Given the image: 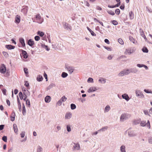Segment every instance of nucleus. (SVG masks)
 <instances>
[{"label":"nucleus","instance_id":"8fccbe9b","mask_svg":"<svg viewBox=\"0 0 152 152\" xmlns=\"http://www.w3.org/2000/svg\"><path fill=\"white\" fill-rule=\"evenodd\" d=\"M66 129L68 132H70L71 131V129L69 125H67L66 126Z\"/></svg>","mask_w":152,"mask_h":152},{"label":"nucleus","instance_id":"393cba45","mask_svg":"<svg viewBox=\"0 0 152 152\" xmlns=\"http://www.w3.org/2000/svg\"><path fill=\"white\" fill-rule=\"evenodd\" d=\"M13 126L14 132L15 133H17L18 131V129L16 124H13Z\"/></svg>","mask_w":152,"mask_h":152},{"label":"nucleus","instance_id":"6ab92c4d","mask_svg":"<svg viewBox=\"0 0 152 152\" xmlns=\"http://www.w3.org/2000/svg\"><path fill=\"white\" fill-rule=\"evenodd\" d=\"M110 109V107L109 105H107L104 108V113L108 112Z\"/></svg>","mask_w":152,"mask_h":152},{"label":"nucleus","instance_id":"de8ad7c7","mask_svg":"<svg viewBox=\"0 0 152 152\" xmlns=\"http://www.w3.org/2000/svg\"><path fill=\"white\" fill-rule=\"evenodd\" d=\"M107 12L109 14L112 15H115V13L113 11H112L107 10Z\"/></svg>","mask_w":152,"mask_h":152},{"label":"nucleus","instance_id":"4c0bfd02","mask_svg":"<svg viewBox=\"0 0 152 152\" xmlns=\"http://www.w3.org/2000/svg\"><path fill=\"white\" fill-rule=\"evenodd\" d=\"M71 108L72 110H73L76 108V105L74 104H71L70 105Z\"/></svg>","mask_w":152,"mask_h":152},{"label":"nucleus","instance_id":"20e7f679","mask_svg":"<svg viewBox=\"0 0 152 152\" xmlns=\"http://www.w3.org/2000/svg\"><path fill=\"white\" fill-rule=\"evenodd\" d=\"M129 74V72L128 71V69L126 70L124 69L118 74V75L119 76H122L125 75H128Z\"/></svg>","mask_w":152,"mask_h":152},{"label":"nucleus","instance_id":"39448f33","mask_svg":"<svg viewBox=\"0 0 152 152\" xmlns=\"http://www.w3.org/2000/svg\"><path fill=\"white\" fill-rule=\"evenodd\" d=\"M128 136L130 137H134L136 136L137 135L134 131H128Z\"/></svg>","mask_w":152,"mask_h":152},{"label":"nucleus","instance_id":"4be33fe9","mask_svg":"<svg viewBox=\"0 0 152 152\" xmlns=\"http://www.w3.org/2000/svg\"><path fill=\"white\" fill-rule=\"evenodd\" d=\"M19 41L22 45V47H24L25 46V44L23 39H19Z\"/></svg>","mask_w":152,"mask_h":152},{"label":"nucleus","instance_id":"a19ab883","mask_svg":"<svg viewBox=\"0 0 152 152\" xmlns=\"http://www.w3.org/2000/svg\"><path fill=\"white\" fill-rule=\"evenodd\" d=\"M118 41L119 43L122 45L124 44V42L122 39H118Z\"/></svg>","mask_w":152,"mask_h":152},{"label":"nucleus","instance_id":"58836bf2","mask_svg":"<svg viewBox=\"0 0 152 152\" xmlns=\"http://www.w3.org/2000/svg\"><path fill=\"white\" fill-rule=\"evenodd\" d=\"M19 96L20 99H23L24 96L23 95L22 92H20L19 93Z\"/></svg>","mask_w":152,"mask_h":152},{"label":"nucleus","instance_id":"f257e3e1","mask_svg":"<svg viewBox=\"0 0 152 152\" xmlns=\"http://www.w3.org/2000/svg\"><path fill=\"white\" fill-rule=\"evenodd\" d=\"M131 116L130 115L126 113L122 114L120 117V121L121 122L124 121L127 119L129 118Z\"/></svg>","mask_w":152,"mask_h":152},{"label":"nucleus","instance_id":"680f3d73","mask_svg":"<svg viewBox=\"0 0 152 152\" xmlns=\"http://www.w3.org/2000/svg\"><path fill=\"white\" fill-rule=\"evenodd\" d=\"M52 44L53 48H56L57 47L56 45V44L55 43L52 42Z\"/></svg>","mask_w":152,"mask_h":152},{"label":"nucleus","instance_id":"bb28decb","mask_svg":"<svg viewBox=\"0 0 152 152\" xmlns=\"http://www.w3.org/2000/svg\"><path fill=\"white\" fill-rule=\"evenodd\" d=\"M99 81L101 83H106V79L102 77L100 78Z\"/></svg>","mask_w":152,"mask_h":152},{"label":"nucleus","instance_id":"cd10ccee","mask_svg":"<svg viewBox=\"0 0 152 152\" xmlns=\"http://www.w3.org/2000/svg\"><path fill=\"white\" fill-rule=\"evenodd\" d=\"M56 86L55 84L54 83H51L47 87V89L49 90L53 87Z\"/></svg>","mask_w":152,"mask_h":152},{"label":"nucleus","instance_id":"0e129e2a","mask_svg":"<svg viewBox=\"0 0 152 152\" xmlns=\"http://www.w3.org/2000/svg\"><path fill=\"white\" fill-rule=\"evenodd\" d=\"M63 102L60 100V99L58 100L57 102V104L59 106H60L61 104Z\"/></svg>","mask_w":152,"mask_h":152},{"label":"nucleus","instance_id":"4468645a","mask_svg":"<svg viewBox=\"0 0 152 152\" xmlns=\"http://www.w3.org/2000/svg\"><path fill=\"white\" fill-rule=\"evenodd\" d=\"M122 98L125 99L127 101H128L129 99V97L128 95L126 94H124L122 95Z\"/></svg>","mask_w":152,"mask_h":152},{"label":"nucleus","instance_id":"6e6552de","mask_svg":"<svg viewBox=\"0 0 152 152\" xmlns=\"http://www.w3.org/2000/svg\"><path fill=\"white\" fill-rule=\"evenodd\" d=\"M65 69L69 72L70 74H71L74 71V69L72 67L68 66H65Z\"/></svg>","mask_w":152,"mask_h":152},{"label":"nucleus","instance_id":"4d7b16f0","mask_svg":"<svg viewBox=\"0 0 152 152\" xmlns=\"http://www.w3.org/2000/svg\"><path fill=\"white\" fill-rule=\"evenodd\" d=\"M146 10L147 11L150 12H152V10L148 7H146Z\"/></svg>","mask_w":152,"mask_h":152},{"label":"nucleus","instance_id":"ddd939ff","mask_svg":"<svg viewBox=\"0 0 152 152\" xmlns=\"http://www.w3.org/2000/svg\"><path fill=\"white\" fill-rule=\"evenodd\" d=\"M136 94L137 96H140V97H142L144 96V95L142 93L141 91L138 90H137L136 91Z\"/></svg>","mask_w":152,"mask_h":152},{"label":"nucleus","instance_id":"052dcab7","mask_svg":"<svg viewBox=\"0 0 152 152\" xmlns=\"http://www.w3.org/2000/svg\"><path fill=\"white\" fill-rule=\"evenodd\" d=\"M147 126L148 127L149 129H150L151 128V126L150 124V121L148 120L147 121V123H146Z\"/></svg>","mask_w":152,"mask_h":152},{"label":"nucleus","instance_id":"6e6d98bb","mask_svg":"<svg viewBox=\"0 0 152 152\" xmlns=\"http://www.w3.org/2000/svg\"><path fill=\"white\" fill-rule=\"evenodd\" d=\"M4 56L6 57H8V54L6 52L3 51L2 52Z\"/></svg>","mask_w":152,"mask_h":152},{"label":"nucleus","instance_id":"dca6fc26","mask_svg":"<svg viewBox=\"0 0 152 152\" xmlns=\"http://www.w3.org/2000/svg\"><path fill=\"white\" fill-rule=\"evenodd\" d=\"M15 113L13 111L11 115L10 116V118H11V120L12 121H15Z\"/></svg>","mask_w":152,"mask_h":152},{"label":"nucleus","instance_id":"338daca9","mask_svg":"<svg viewBox=\"0 0 152 152\" xmlns=\"http://www.w3.org/2000/svg\"><path fill=\"white\" fill-rule=\"evenodd\" d=\"M24 71L26 74H28V69L26 68H24Z\"/></svg>","mask_w":152,"mask_h":152},{"label":"nucleus","instance_id":"e433bc0d","mask_svg":"<svg viewBox=\"0 0 152 152\" xmlns=\"http://www.w3.org/2000/svg\"><path fill=\"white\" fill-rule=\"evenodd\" d=\"M28 10L26 8H24L21 10V12H23L24 14H26L27 13Z\"/></svg>","mask_w":152,"mask_h":152},{"label":"nucleus","instance_id":"2f4dec72","mask_svg":"<svg viewBox=\"0 0 152 152\" xmlns=\"http://www.w3.org/2000/svg\"><path fill=\"white\" fill-rule=\"evenodd\" d=\"M37 34L39 35L40 37H42L44 35L43 32L40 31H38L37 32Z\"/></svg>","mask_w":152,"mask_h":152},{"label":"nucleus","instance_id":"c85d7f7f","mask_svg":"<svg viewBox=\"0 0 152 152\" xmlns=\"http://www.w3.org/2000/svg\"><path fill=\"white\" fill-rule=\"evenodd\" d=\"M43 79V78L40 75H38L37 77V80L39 82H40L42 81Z\"/></svg>","mask_w":152,"mask_h":152},{"label":"nucleus","instance_id":"9d476101","mask_svg":"<svg viewBox=\"0 0 152 152\" xmlns=\"http://www.w3.org/2000/svg\"><path fill=\"white\" fill-rule=\"evenodd\" d=\"M74 145L72 148V150L74 151L75 150H79L80 148V145L78 143H74Z\"/></svg>","mask_w":152,"mask_h":152},{"label":"nucleus","instance_id":"79ce46f5","mask_svg":"<svg viewBox=\"0 0 152 152\" xmlns=\"http://www.w3.org/2000/svg\"><path fill=\"white\" fill-rule=\"evenodd\" d=\"M67 99V98L65 96H63L61 99L60 100L64 102Z\"/></svg>","mask_w":152,"mask_h":152},{"label":"nucleus","instance_id":"2eb2a0df","mask_svg":"<svg viewBox=\"0 0 152 152\" xmlns=\"http://www.w3.org/2000/svg\"><path fill=\"white\" fill-rule=\"evenodd\" d=\"M20 16L18 15H17L15 18V23H19L20 21Z\"/></svg>","mask_w":152,"mask_h":152},{"label":"nucleus","instance_id":"423d86ee","mask_svg":"<svg viewBox=\"0 0 152 152\" xmlns=\"http://www.w3.org/2000/svg\"><path fill=\"white\" fill-rule=\"evenodd\" d=\"M63 26L64 28L68 30H71L72 29L71 26L68 23L64 22L63 23Z\"/></svg>","mask_w":152,"mask_h":152},{"label":"nucleus","instance_id":"473e14b6","mask_svg":"<svg viewBox=\"0 0 152 152\" xmlns=\"http://www.w3.org/2000/svg\"><path fill=\"white\" fill-rule=\"evenodd\" d=\"M42 148L40 146H38L37 147V152H42Z\"/></svg>","mask_w":152,"mask_h":152},{"label":"nucleus","instance_id":"f3484780","mask_svg":"<svg viewBox=\"0 0 152 152\" xmlns=\"http://www.w3.org/2000/svg\"><path fill=\"white\" fill-rule=\"evenodd\" d=\"M28 44L29 46H32L34 44V41L30 39L28 40Z\"/></svg>","mask_w":152,"mask_h":152},{"label":"nucleus","instance_id":"49530a36","mask_svg":"<svg viewBox=\"0 0 152 152\" xmlns=\"http://www.w3.org/2000/svg\"><path fill=\"white\" fill-rule=\"evenodd\" d=\"M87 82L88 83H93V79L91 77H89L88 79Z\"/></svg>","mask_w":152,"mask_h":152},{"label":"nucleus","instance_id":"0eeeda50","mask_svg":"<svg viewBox=\"0 0 152 152\" xmlns=\"http://www.w3.org/2000/svg\"><path fill=\"white\" fill-rule=\"evenodd\" d=\"M6 68L5 65L3 64H1L0 67V72L1 73L4 74L6 72Z\"/></svg>","mask_w":152,"mask_h":152},{"label":"nucleus","instance_id":"72a5a7b5","mask_svg":"<svg viewBox=\"0 0 152 152\" xmlns=\"http://www.w3.org/2000/svg\"><path fill=\"white\" fill-rule=\"evenodd\" d=\"M130 41L134 44H136L137 43V41L135 40L134 39H129Z\"/></svg>","mask_w":152,"mask_h":152},{"label":"nucleus","instance_id":"7c9ffc66","mask_svg":"<svg viewBox=\"0 0 152 152\" xmlns=\"http://www.w3.org/2000/svg\"><path fill=\"white\" fill-rule=\"evenodd\" d=\"M129 16L130 19H132L134 18V15L132 11L130 12H129Z\"/></svg>","mask_w":152,"mask_h":152},{"label":"nucleus","instance_id":"9b49d317","mask_svg":"<svg viewBox=\"0 0 152 152\" xmlns=\"http://www.w3.org/2000/svg\"><path fill=\"white\" fill-rule=\"evenodd\" d=\"M128 71L129 72V73H136L137 72L138 70L136 68H132L129 69H128Z\"/></svg>","mask_w":152,"mask_h":152},{"label":"nucleus","instance_id":"864d4df0","mask_svg":"<svg viewBox=\"0 0 152 152\" xmlns=\"http://www.w3.org/2000/svg\"><path fill=\"white\" fill-rule=\"evenodd\" d=\"M144 91L147 93H150L152 94V91H149L148 89H145L144 90Z\"/></svg>","mask_w":152,"mask_h":152},{"label":"nucleus","instance_id":"c9c22d12","mask_svg":"<svg viewBox=\"0 0 152 152\" xmlns=\"http://www.w3.org/2000/svg\"><path fill=\"white\" fill-rule=\"evenodd\" d=\"M140 125L141 126H144L146 125V121H141Z\"/></svg>","mask_w":152,"mask_h":152},{"label":"nucleus","instance_id":"bf43d9fd","mask_svg":"<svg viewBox=\"0 0 152 152\" xmlns=\"http://www.w3.org/2000/svg\"><path fill=\"white\" fill-rule=\"evenodd\" d=\"M104 47L105 49L108 51H111L112 50V49L110 48L107 47L106 46H104Z\"/></svg>","mask_w":152,"mask_h":152},{"label":"nucleus","instance_id":"ea45409f","mask_svg":"<svg viewBox=\"0 0 152 152\" xmlns=\"http://www.w3.org/2000/svg\"><path fill=\"white\" fill-rule=\"evenodd\" d=\"M26 104L28 107H30L31 105L29 99H27L26 101Z\"/></svg>","mask_w":152,"mask_h":152},{"label":"nucleus","instance_id":"a18cd8bd","mask_svg":"<svg viewBox=\"0 0 152 152\" xmlns=\"http://www.w3.org/2000/svg\"><path fill=\"white\" fill-rule=\"evenodd\" d=\"M2 140L5 142L7 141V137L6 136H4L2 137Z\"/></svg>","mask_w":152,"mask_h":152},{"label":"nucleus","instance_id":"69168bd1","mask_svg":"<svg viewBox=\"0 0 152 152\" xmlns=\"http://www.w3.org/2000/svg\"><path fill=\"white\" fill-rule=\"evenodd\" d=\"M25 132H22L20 134L21 137L22 138H23L25 136Z\"/></svg>","mask_w":152,"mask_h":152},{"label":"nucleus","instance_id":"412c9836","mask_svg":"<svg viewBox=\"0 0 152 152\" xmlns=\"http://www.w3.org/2000/svg\"><path fill=\"white\" fill-rule=\"evenodd\" d=\"M51 97L49 96H47L45 98V100L46 102L49 103L50 101Z\"/></svg>","mask_w":152,"mask_h":152},{"label":"nucleus","instance_id":"5fc2aeb1","mask_svg":"<svg viewBox=\"0 0 152 152\" xmlns=\"http://www.w3.org/2000/svg\"><path fill=\"white\" fill-rule=\"evenodd\" d=\"M111 22H112V24L114 25H116L118 24V23L116 20H113L111 21Z\"/></svg>","mask_w":152,"mask_h":152},{"label":"nucleus","instance_id":"774afa93","mask_svg":"<svg viewBox=\"0 0 152 152\" xmlns=\"http://www.w3.org/2000/svg\"><path fill=\"white\" fill-rule=\"evenodd\" d=\"M143 111H144V113L145 115H148L150 116V115H149V114H148V111L147 110H144Z\"/></svg>","mask_w":152,"mask_h":152},{"label":"nucleus","instance_id":"a878e982","mask_svg":"<svg viewBox=\"0 0 152 152\" xmlns=\"http://www.w3.org/2000/svg\"><path fill=\"white\" fill-rule=\"evenodd\" d=\"M140 35L143 38H146L145 35L142 29H140Z\"/></svg>","mask_w":152,"mask_h":152},{"label":"nucleus","instance_id":"c03bdc74","mask_svg":"<svg viewBox=\"0 0 152 152\" xmlns=\"http://www.w3.org/2000/svg\"><path fill=\"white\" fill-rule=\"evenodd\" d=\"M142 51L144 53H147L148 52V50L147 49V48L145 47L144 48H143L142 49Z\"/></svg>","mask_w":152,"mask_h":152},{"label":"nucleus","instance_id":"7ed1b4c3","mask_svg":"<svg viewBox=\"0 0 152 152\" xmlns=\"http://www.w3.org/2000/svg\"><path fill=\"white\" fill-rule=\"evenodd\" d=\"M135 51V49L134 48H130L126 49L124 52L126 55H130L133 53Z\"/></svg>","mask_w":152,"mask_h":152},{"label":"nucleus","instance_id":"f8f14e48","mask_svg":"<svg viewBox=\"0 0 152 152\" xmlns=\"http://www.w3.org/2000/svg\"><path fill=\"white\" fill-rule=\"evenodd\" d=\"M22 56L24 58L26 59L28 58V54L27 52L23 50H21Z\"/></svg>","mask_w":152,"mask_h":152},{"label":"nucleus","instance_id":"f03ea898","mask_svg":"<svg viewBox=\"0 0 152 152\" xmlns=\"http://www.w3.org/2000/svg\"><path fill=\"white\" fill-rule=\"evenodd\" d=\"M35 18L36 21L33 20V22H36L39 23H41L43 21V19L41 18L40 14H39L35 15Z\"/></svg>","mask_w":152,"mask_h":152},{"label":"nucleus","instance_id":"f704fd0d","mask_svg":"<svg viewBox=\"0 0 152 152\" xmlns=\"http://www.w3.org/2000/svg\"><path fill=\"white\" fill-rule=\"evenodd\" d=\"M68 76V74L64 72H63L62 73L61 76L63 78L66 77Z\"/></svg>","mask_w":152,"mask_h":152},{"label":"nucleus","instance_id":"a211bd4d","mask_svg":"<svg viewBox=\"0 0 152 152\" xmlns=\"http://www.w3.org/2000/svg\"><path fill=\"white\" fill-rule=\"evenodd\" d=\"M97 90L96 87H91L88 90V92L90 93L91 92L95 91Z\"/></svg>","mask_w":152,"mask_h":152},{"label":"nucleus","instance_id":"1a4fd4ad","mask_svg":"<svg viewBox=\"0 0 152 152\" xmlns=\"http://www.w3.org/2000/svg\"><path fill=\"white\" fill-rule=\"evenodd\" d=\"M72 116V113L70 112L66 113L65 115V119H70Z\"/></svg>","mask_w":152,"mask_h":152},{"label":"nucleus","instance_id":"b1692460","mask_svg":"<svg viewBox=\"0 0 152 152\" xmlns=\"http://www.w3.org/2000/svg\"><path fill=\"white\" fill-rule=\"evenodd\" d=\"M141 121V119L140 118L137 120H135L134 121V124L137 125L140 123Z\"/></svg>","mask_w":152,"mask_h":152},{"label":"nucleus","instance_id":"aec40b11","mask_svg":"<svg viewBox=\"0 0 152 152\" xmlns=\"http://www.w3.org/2000/svg\"><path fill=\"white\" fill-rule=\"evenodd\" d=\"M6 48L8 50H12L14 49L15 46L11 45H6L5 46Z\"/></svg>","mask_w":152,"mask_h":152},{"label":"nucleus","instance_id":"5701e85b","mask_svg":"<svg viewBox=\"0 0 152 152\" xmlns=\"http://www.w3.org/2000/svg\"><path fill=\"white\" fill-rule=\"evenodd\" d=\"M121 152H126V147L125 145H123L120 147Z\"/></svg>","mask_w":152,"mask_h":152},{"label":"nucleus","instance_id":"13d9d810","mask_svg":"<svg viewBox=\"0 0 152 152\" xmlns=\"http://www.w3.org/2000/svg\"><path fill=\"white\" fill-rule=\"evenodd\" d=\"M148 141L149 143L152 144V137H149L148 139Z\"/></svg>","mask_w":152,"mask_h":152},{"label":"nucleus","instance_id":"3c124183","mask_svg":"<svg viewBox=\"0 0 152 152\" xmlns=\"http://www.w3.org/2000/svg\"><path fill=\"white\" fill-rule=\"evenodd\" d=\"M120 10L118 9H116L115 11V13L118 15H119L120 13Z\"/></svg>","mask_w":152,"mask_h":152},{"label":"nucleus","instance_id":"c756f323","mask_svg":"<svg viewBox=\"0 0 152 152\" xmlns=\"http://www.w3.org/2000/svg\"><path fill=\"white\" fill-rule=\"evenodd\" d=\"M42 47L47 51H49L50 50V49L48 48V46L45 45L44 44H42L41 45Z\"/></svg>","mask_w":152,"mask_h":152},{"label":"nucleus","instance_id":"603ef678","mask_svg":"<svg viewBox=\"0 0 152 152\" xmlns=\"http://www.w3.org/2000/svg\"><path fill=\"white\" fill-rule=\"evenodd\" d=\"M107 129V127H104L100 129L98 131H101L102 132L104 131L106 129Z\"/></svg>","mask_w":152,"mask_h":152},{"label":"nucleus","instance_id":"09e8293b","mask_svg":"<svg viewBox=\"0 0 152 152\" xmlns=\"http://www.w3.org/2000/svg\"><path fill=\"white\" fill-rule=\"evenodd\" d=\"M22 113L23 115H26V110L25 109V107L23 108Z\"/></svg>","mask_w":152,"mask_h":152},{"label":"nucleus","instance_id":"37998d69","mask_svg":"<svg viewBox=\"0 0 152 152\" xmlns=\"http://www.w3.org/2000/svg\"><path fill=\"white\" fill-rule=\"evenodd\" d=\"M50 34H49L46 33V34H44V37L43 38H50Z\"/></svg>","mask_w":152,"mask_h":152},{"label":"nucleus","instance_id":"e2e57ef3","mask_svg":"<svg viewBox=\"0 0 152 152\" xmlns=\"http://www.w3.org/2000/svg\"><path fill=\"white\" fill-rule=\"evenodd\" d=\"M25 96H26L28 94H29V92L28 90H27L26 92H23Z\"/></svg>","mask_w":152,"mask_h":152}]
</instances>
